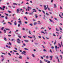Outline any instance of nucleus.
<instances>
[{"label": "nucleus", "mask_w": 63, "mask_h": 63, "mask_svg": "<svg viewBox=\"0 0 63 63\" xmlns=\"http://www.w3.org/2000/svg\"><path fill=\"white\" fill-rule=\"evenodd\" d=\"M46 15L47 16H49V14H48L47 13H46Z\"/></svg>", "instance_id": "864d4df0"}, {"label": "nucleus", "mask_w": 63, "mask_h": 63, "mask_svg": "<svg viewBox=\"0 0 63 63\" xmlns=\"http://www.w3.org/2000/svg\"><path fill=\"white\" fill-rule=\"evenodd\" d=\"M20 39H19L18 38L17 39V43L18 44H21V43H20Z\"/></svg>", "instance_id": "f257e3e1"}, {"label": "nucleus", "mask_w": 63, "mask_h": 63, "mask_svg": "<svg viewBox=\"0 0 63 63\" xmlns=\"http://www.w3.org/2000/svg\"><path fill=\"white\" fill-rule=\"evenodd\" d=\"M47 63H50V61H48L47 62Z\"/></svg>", "instance_id": "774afa93"}, {"label": "nucleus", "mask_w": 63, "mask_h": 63, "mask_svg": "<svg viewBox=\"0 0 63 63\" xmlns=\"http://www.w3.org/2000/svg\"><path fill=\"white\" fill-rule=\"evenodd\" d=\"M16 13H18L19 12V9H17L16 10Z\"/></svg>", "instance_id": "423d86ee"}, {"label": "nucleus", "mask_w": 63, "mask_h": 63, "mask_svg": "<svg viewBox=\"0 0 63 63\" xmlns=\"http://www.w3.org/2000/svg\"><path fill=\"white\" fill-rule=\"evenodd\" d=\"M48 56H47L46 57V58L47 59H48Z\"/></svg>", "instance_id": "09e8293b"}, {"label": "nucleus", "mask_w": 63, "mask_h": 63, "mask_svg": "<svg viewBox=\"0 0 63 63\" xmlns=\"http://www.w3.org/2000/svg\"><path fill=\"white\" fill-rule=\"evenodd\" d=\"M45 8V10H47V8L46 7H45V8Z\"/></svg>", "instance_id": "680f3d73"}, {"label": "nucleus", "mask_w": 63, "mask_h": 63, "mask_svg": "<svg viewBox=\"0 0 63 63\" xmlns=\"http://www.w3.org/2000/svg\"><path fill=\"white\" fill-rule=\"evenodd\" d=\"M33 12H32L31 13H29L30 15H32L33 14Z\"/></svg>", "instance_id": "0eeeda50"}, {"label": "nucleus", "mask_w": 63, "mask_h": 63, "mask_svg": "<svg viewBox=\"0 0 63 63\" xmlns=\"http://www.w3.org/2000/svg\"><path fill=\"white\" fill-rule=\"evenodd\" d=\"M46 39H47V40H49V38H47V37H46Z\"/></svg>", "instance_id": "4c0bfd02"}, {"label": "nucleus", "mask_w": 63, "mask_h": 63, "mask_svg": "<svg viewBox=\"0 0 63 63\" xmlns=\"http://www.w3.org/2000/svg\"><path fill=\"white\" fill-rule=\"evenodd\" d=\"M23 45H24V46H26V45H25V43H23Z\"/></svg>", "instance_id": "052dcab7"}, {"label": "nucleus", "mask_w": 63, "mask_h": 63, "mask_svg": "<svg viewBox=\"0 0 63 63\" xmlns=\"http://www.w3.org/2000/svg\"><path fill=\"white\" fill-rule=\"evenodd\" d=\"M55 49L56 51L57 52L58 51L57 50V48H58V49H59V47H57V46H55Z\"/></svg>", "instance_id": "f03ea898"}, {"label": "nucleus", "mask_w": 63, "mask_h": 63, "mask_svg": "<svg viewBox=\"0 0 63 63\" xmlns=\"http://www.w3.org/2000/svg\"><path fill=\"white\" fill-rule=\"evenodd\" d=\"M4 40L5 41H7V39L5 37H4Z\"/></svg>", "instance_id": "f3484780"}, {"label": "nucleus", "mask_w": 63, "mask_h": 63, "mask_svg": "<svg viewBox=\"0 0 63 63\" xmlns=\"http://www.w3.org/2000/svg\"><path fill=\"white\" fill-rule=\"evenodd\" d=\"M22 10V9H20V11H22V10Z\"/></svg>", "instance_id": "6e6d98bb"}, {"label": "nucleus", "mask_w": 63, "mask_h": 63, "mask_svg": "<svg viewBox=\"0 0 63 63\" xmlns=\"http://www.w3.org/2000/svg\"><path fill=\"white\" fill-rule=\"evenodd\" d=\"M38 23L37 22H34V25H36V24H37Z\"/></svg>", "instance_id": "9b49d317"}, {"label": "nucleus", "mask_w": 63, "mask_h": 63, "mask_svg": "<svg viewBox=\"0 0 63 63\" xmlns=\"http://www.w3.org/2000/svg\"><path fill=\"white\" fill-rule=\"evenodd\" d=\"M40 58H41V59H44V58L43 57H40Z\"/></svg>", "instance_id": "473e14b6"}, {"label": "nucleus", "mask_w": 63, "mask_h": 63, "mask_svg": "<svg viewBox=\"0 0 63 63\" xmlns=\"http://www.w3.org/2000/svg\"><path fill=\"white\" fill-rule=\"evenodd\" d=\"M18 37L19 38H21V37L19 35H18Z\"/></svg>", "instance_id": "8fccbe9b"}, {"label": "nucleus", "mask_w": 63, "mask_h": 63, "mask_svg": "<svg viewBox=\"0 0 63 63\" xmlns=\"http://www.w3.org/2000/svg\"><path fill=\"white\" fill-rule=\"evenodd\" d=\"M42 12L45 15V12L44 11V10H42Z\"/></svg>", "instance_id": "c756f323"}, {"label": "nucleus", "mask_w": 63, "mask_h": 63, "mask_svg": "<svg viewBox=\"0 0 63 63\" xmlns=\"http://www.w3.org/2000/svg\"><path fill=\"white\" fill-rule=\"evenodd\" d=\"M35 29H39V28H38V27H35Z\"/></svg>", "instance_id": "49530a36"}, {"label": "nucleus", "mask_w": 63, "mask_h": 63, "mask_svg": "<svg viewBox=\"0 0 63 63\" xmlns=\"http://www.w3.org/2000/svg\"><path fill=\"white\" fill-rule=\"evenodd\" d=\"M24 23H25V24H27V22H25Z\"/></svg>", "instance_id": "5fc2aeb1"}, {"label": "nucleus", "mask_w": 63, "mask_h": 63, "mask_svg": "<svg viewBox=\"0 0 63 63\" xmlns=\"http://www.w3.org/2000/svg\"><path fill=\"white\" fill-rule=\"evenodd\" d=\"M58 45H59V47H60V46H61V45H60V44H59V43H58Z\"/></svg>", "instance_id": "e2e57ef3"}, {"label": "nucleus", "mask_w": 63, "mask_h": 63, "mask_svg": "<svg viewBox=\"0 0 63 63\" xmlns=\"http://www.w3.org/2000/svg\"><path fill=\"white\" fill-rule=\"evenodd\" d=\"M48 10L49 11H50V9L48 8Z\"/></svg>", "instance_id": "4d7b16f0"}, {"label": "nucleus", "mask_w": 63, "mask_h": 63, "mask_svg": "<svg viewBox=\"0 0 63 63\" xmlns=\"http://www.w3.org/2000/svg\"><path fill=\"white\" fill-rule=\"evenodd\" d=\"M8 23H9L10 25H12V24L10 22H8Z\"/></svg>", "instance_id": "cd10ccee"}, {"label": "nucleus", "mask_w": 63, "mask_h": 63, "mask_svg": "<svg viewBox=\"0 0 63 63\" xmlns=\"http://www.w3.org/2000/svg\"><path fill=\"white\" fill-rule=\"evenodd\" d=\"M4 14L5 15H6V16H8V14H6V13H4Z\"/></svg>", "instance_id": "37998d69"}, {"label": "nucleus", "mask_w": 63, "mask_h": 63, "mask_svg": "<svg viewBox=\"0 0 63 63\" xmlns=\"http://www.w3.org/2000/svg\"><path fill=\"white\" fill-rule=\"evenodd\" d=\"M42 38L44 40H45V38L43 36H42Z\"/></svg>", "instance_id": "3c124183"}, {"label": "nucleus", "mask_w": 63, "mask_h": 63, "mask_svg": "<svg viewBox=\"0 0 63 63\" xmlns=\"http://www.w3.org/2000/svg\"><path fill=\"white\" fill-rule=\"evenodd\" d=\"M18 22L21 25L22 24V23H21V21L20 20L19 21H18Z\"/></svg>", "instance_id": "39448f33"}, {"label": "nucleus", "mask_w": 63, "mask_h": 63, "mask_svg": "<svg viewBox=\"0 0 63 63\" xmlns=\"http://www.w3.org/2000/svg\"><path fill=\"white\" fill-rule=\"evenodd\" d=\"M40 63H43V62L42 61H41V60H40Z\"/></svg>", "instance_id": "72a5a7b5"}, {"label": "nucleus", "mask_w": 63, "mask_h": 63, "mask_svg": "<svg viewBox=\"0 0 63 63\" xmlns=\"http://www.w3.org/2000/svg\"><path fill=\"white\" fill-rule=\"evenodd\" d=\"M39 38H40V39H41L42 38V37H41V36H38Z\"/></svg>", "instance_id": "a19ab883"}, {"label": "nucleus", "mask_w": 63, "mask_h": 63, "mask_svg": "<svg viewBox=\"0 0 63 63\" xmlns=\"http://www.w3.org/2000/svg\"><path fill=\"white\" fill-rule=\"evenodd\" d=\"M62 35H60V38H59V40H60L61 39H62Z\"/></svg>", "instance_id": "6e6552de"}, {"label": "nucleus", "mask_w": 63, "mask_h": 63, "mask_svg": "<svg viewBox=\"0 0 63 63\" xmlns=\"http://www.w3.org/2000/svg\"><path fill=\"white\" fill-rule=\"evenodd\" d=\"M43 51H46V52H47V51L45 49H44L43 50Z\"/></svg>", "instance_id": "a878e982"}, {"label": "nucleus", "mask_w": 63, "mask_h": 63, "mask_svg": "<svg viewBox=\"0 0 63 63\" xmlns=\"http://www.w3.org/2000/svg\"><path fill=\"white\" fill-rule=\"evenodd\" d=\"M32 11H34L33 12H32L33 13H34V12H37V11H36V10H35V9H33L32 10Z\"/></svg>", "instance_id": "20e7f679"}, {"label": "nucleus", "mask_w": 63, "mask_h": 63, "mask_svg": "<svg viewBox=\"0 0 63 63\" xmlns=\"http://www.w3.org/2000/svg\"><path fill=\"white\" fill-rule=\"evenodd\" d=\"M4 27L1 28V30H3V29H4Z\"/></svg>", "instance_id": "c03bdc74"}, {"label": "nucleus", "mask_w": 63, "mask_h": 63, "mask_svg": "<svg viewBox=\"0 0 63 63\" xmlns=\"http://www.w3.org/2000/svg\"><path fill=\"white\" fill-rule=\"evenodd\" d=\"M2 54H4V55H6V54L3 53H1Z\"/></svg>", "instance_id": "de8ad7c7"}, {"label": "nucleus", "mask_w": 63, "mask_h": 63, "mask_svg": "<svg viewBox=\"0 0 63 63\" xmlns=\"http://www.w3.org/2000/svg\"><path fill=\"white\" fill-rule=\"evenodd\" d=\"M49 20L50 21V22H52L53 21H52V20H51L50 19H49Z\"/></svg>", "instance_id": "5701e85b"}, {"label": "nucleus", "mask_w": 63, "mask_h": 63, "mask_svg": "<svg viewBox=\"0 0 63 63\" xmlns=\"http://www.w3.org/2000/svg\"><path fill=\"white\" fill-rule=\"evenodd\" d=\"M38 24H41V23H40L41 22V21H38Z\"/></svg>", "instance_id": "4468645a"}, {"label": "nucleus", "mask_w": 63, "mask_h": 63, "mask_svg": "<svg viewBox=\"0 0 63 63\" xmlns=\"http://www.w3.org/2000/svg\"><path fill=\"white\" fill-rule=\"evenodd\" d=\"M32 55L33 57H35V56H34V54H32Z\"/></svg>", "instance_id": "58836bf2"}, {"label": "nucleus", "mask_w": 63, "mask_h": 63, "mask_svg": "<svg viewBox=\"0 0 63 63\" xmlns=\"http://www.w3.org/2000/svg\"><path fill=\"white\" fill-rule=\"evenodd\" d=\"M60 30L62 31V29L60 27Z\"/></svg>", "instance_id": "ea45409f"}, {"label": "nucleus", "mask_w": 63, "mask_h": 63, "mask_svg": "<svg viewBox=\"0 0 63 63\" xmlns=\"http://www.w3.org/2000/svg\"><path fill=\"white\" fill-rule=\"evenodd\" d=\"M29 34H30V35L31 34V32L30 31H29Z\"/></svg>", "instance_id": "c85d7f7f"}, {"label": "nucleus", "mask_w": 63, "mask_h": 63, "mask_svg": "<svg viewBox=\"0 0 63 63\" xmlns=\"http://www.w3.org/2000/svg\"><path fill=\"white\" fill-rule=\"evenodd\" d=\"M28 38H30V39H32V38H33V37H30L29 36H28Z\"/></svg>", "instance_id": "dca6fc26"}, {"label": "nucleus", "mask_w": 63, "mask_h": 63, "mask_svg": "<svg viewBox=\"0 0 63 63\" xmlns=\"http://www.w3.org/2000/svg\"><path fill=\"white\" fill-rule=\"evenodd\" d=\"M2 7L3 8H6V7H5V6H3Z\"/></svg>", "instance_id": "0e129e2a"}, {"label": "nucleus", "mask_w": 63, "mask_h": 63, "mask_svg": "<svg viewBox=\"0 0 63 63\" xmlns=\"http://www.w3.org/2000/svg\"><path fill=\"white\" fill-rule=\"evenodd\" d=\"M33 38H35V35H33Z\"/></svg>", "instance_id": "69168bd1"}, {"label": "nucleus", "mask_w": 63, "mask_h": 63, "mask_svg": "<svg viewBox=\"0 0 63 63\" xmlns=\"http://www.w3.org/2000/svg\"><path fill=\"white\" fill-rule=\"evenodd\" d=\"M30 25L31 26H32V24L31 23L30 24Z\"/></svg>", "instance_id": "bf43d9fd"}, {"label": "nucleus", "mask_w": 63, "mask_h": 63, "mask_svg": "<svg viewBox=\"0 0 63 63\" xmlns=\"http://www.w3.org/2000/svg\"><path fill=\"white\" fill-rule=\"evenodd\" d=\"M41 33H43L44 34H45V33L44 32L41 31Z\"/></svg>", "instance_id": "aec40b11"}, {"label": "nucleus", "mask_w": 63, "mask_h": 63, "mask_svg": "<svg viewBox=\"0 0 63 63\" xmlns=\"http://www.w3.org/2000/svg\"><path fill=\"white\" fill-rule=\"evenodd\" d=\"M60 57H61V59L62 60V55H60Z\"/></svg>", "instance_id": "b1692460"}, {"label": "nucleus", "mask_w": 63, "mask_h": 63, "mask_svg": "<svg viewBox=\"0 0 63 63\" xmlns=\"http://www.w3.org/2000/svg\"><path fill=\"white\" fill-rule=\"evenodd\" d=\"M18 58L19 59H22V56H21L20 55H19V57H18Z\"/></svg>", "instance_id": "1a4fd4ad"}, {"label": "nucleus", "mask_w": 63, "mask_h": 63, "mask_svg": "<svg viewBox=\"0 0 63 63\" xmlns=\"http://www.w3.org/2000/svg\"><path fill=\"white\" fill-rule=\"evenodd\" d=\"M4 58H3V59H2L1 60V61H4Z\"/></svg>", "instance_id": "412c9836"}, {"label": "nucleus", "mask_w": 63, "mask_h": 63, "mask_svg": "<svg viewBox=\"0 0 63 63\" xmlns=\"http://www.w3.org/2000/svg\"><path fill=\"white\" fill-rule=\"evenodd\" d=\"M24 41H25V42H28L29 41L28 40H24Z\"/></svg>", "instance_id": "a211bd4d"}, {"label": "nucleus", "mask_w": 63, "mask_h": 63, "mask_svg": "<svg viewBox=\"0 0 63 63\" xmlns=\"http://www.w3.org/2000/svg\"><path fill=\"white\" fill-rule=\"evenodd\" d=\"M3 31H4V33H6V30H4Z\"/></svg>", "instance_id": "ddd939ff"}, {"label": "nucleus", "mask_w": 63, "mask_h": 63, "mask_svg": "<svg viewBox=\"0 0 63 63\" xmlns=\"http://www.w3.org/2000/svg\"><path fill=\"white\" fill-rule=\"evenodd\" d=\"M16 21H15V22H14V24L15 25H16L17 24L16 23Z\"/></svg>", "instance_id": "f8f14e48"}, {"label": "nucleus", "mask_w": 63, "mask_h": 63, "mask_svg": "<svg viewBox=\"0 0 63 63\" xmlns=\"http://www.w3.org/2000/svg\"><path fill=\"white\" fill-rule=\"evenodd\" d=\"M13 5H17V4H16V3H13Z\"/></svg>", "instance_id": "e433bc0d"}, {"label": "nucleus", "mask_w": 63, "mask_h": 63, "mask_svg": "<svg viewBox=\"0 0 63 63\" xmlns=\"http://www.w3.org/2000/svg\"><path fill=\"white\" fill-rule=\"evenodd\" d=\"M59 16H60V17H61V18H63V17H61V15L60 14H59Z\"/></svg>", "instance_id": "79ce46f5"}, {"label": "nucleus", "mask_w": 63, "mask_h": 63, "mask_svg": "<svg viewBox=\"0 0 63 63\" xmlns=\"http://www.w3.org/2000/svg\"><path fill=\"white\" fill-rule=\"evenodd\" d=\"M8 55H9L10 56H11V54L10 53H8Z\"/></svg>", "instance_id": "bb28decb"}, {"label": "nucleus", "mask_w": 63, "mask_h": 63, "mask_svg": "<svg viewBox=\"0 0 63 63\" xmlns=\"http://www.w3.org/2000/svg\"><path fill=\"white\" fill-rule=\"evenodd\" d=\"M20 24H18V27H19V26H20Z\"/></svg>", "instance_id": "f704fd0d"}, {"label": "nucleus", "mask_w": 63, "mask_h": 63, "mask_svg": "<svg viewBox=\"0 0 63 63\" xmlns=\"http://www.w3.org/2000/svg\"><path fill=\"white\" fill-rule=\"evenodd\" d=\"M53 35L55 37V36H56V35H55V34H54V33L53 34Z\"/></svg>", "instance_id": "338daca9"}, {"label": "nucleus", "mask_w": 63, "mask_h": 63, "mask_svg": "<svg viewBox=\"0 0 63 63\" xmlns=\"http://www.w3.org/2000/svg\"><path fill=\"white\" fill-rule=\"evenodd\" d=\"M13 51H14V52H17V51H16V50H13Z\"/></svg>", "instance_id": "13d9d810"}, {"label": "nucleus", "mask_w": 63, "mask_h": 63, "mask_svg": "<svg viewBox=\"0 0 63 63\" xmlns=\"http://www.w3.org/2000/svg\"><path fill=\"white\" fill-rule=\"evenodd\" d=\"M24 49H25V50H28V49L25 48H24Z\"/></svg>", "instance_id": "6ab92c4d"}, {"label": "nucleus", "mask_w": 63, "mask_h": 63, "mask_svg": "<svg viewBox=\"0 0 63 63\" xmlns=\"http://www.w3.org/2000/svg\"><path fill=\"white\" fill-rule=\"evenodd\" d=\"M52 57H53V56H50L49 57L50 58V60H52Z\"/></svg>", "instance_id": "7ed1b4c3"}, {"label": "nucleus", "mask_w": 63, "mask_h": 63, "mask_svg": "<svg viewBox=\"0 0 63 63\" xmlns=\"http://www.w3.org/2000/svg\"><path fill=\"white\" fill-rule=\"evenodd\" d=\"M35 18H37V17H38V16H37V14H35Z\"/></svg>", "instance_id": "9d476101"}, {"label": "nucleus", "mask_w": 63, "mask_h": 63, "mask_svg": "<svg viewBox=\"0 0 63 63\" xmlns=\"http://www.w3.org/2000/svg\"><path fill=\"white\" fill-rule=\"evenodd\" d=\"M15 40V39H12V40H11V41H14V40Z\"/></svg>", "instance_id": "2f4dec72"}, {"label": "nucleus", "mask_w": 63, "mask_h": 63, "mask_svg": "<svg viewBox=\"0 0 63 63\" xmlns=\"http://www.w3.org/2000/svg\"><path fill=\"white\" fill-rule=\"evenodd\" d=\"M7 12H9V13H11V12L10 11H9V10H8V11H7Z\"/></svg>", "instance_id": "7c9ffc66"}, {"label": "nucleus", "mask_w": 63, "mask_h": 63, "mask_svg": "<svg viewBox=\"0 0 63 63\" xmlns=\"http://www.w3.org/2000/svg\"><path fill=\"white\" fill-rule=\"evenodd\" d=\"M56 30L57 31H59V30H58V29H57V28H56Z\"/></svg>", "instance_id": "603ef678"}, {"label": "nucleus", "mask_w": 63, "mask_h": 63, "mask_svg": "<svg viewBox=\"0 0 63 63\" xmlns=\"http://www.w3.org/2000/svg\"><path fill=\"white\" fill-rule=\"evenodd\" d=\"M34 44H35V45H38V43H34Z\"/></svg>", "instance_id": "4be33fe9"}, {"label": "nucleus", "mask_w": 63, "mask_h": 63, "mask_svg": "<svg viewBox=\"0 0 63 63\" xmlns=\"http://www.w3.org/2000/svg\"><path fill=\"white\" fill-rule=\"evenodd\" d=\"M5 19H8V17L7 16H5Z\"/></svg>", "instance_id": "393cba45"}, {"label": "nucleus", "mask_w": 63, "mask_h": 63, "mask_svg": "<svg viewBox=\"0 0 63 63\" xmlns=\"http://www.w3.org/2000/svg\"><path fill=\"white\" fill-rule=\"evenodd\" d=\"M54 8H56V5L55 4H54Z\"/></svg>", "instance_id": "2eb2a0df"}, {"label": "nucleus", "mask_w": 63, "mask_h": 63, "mask_svg": "<svg viewBox=\"0 0 63 63\" xmlns=\"http://www.w3.org/2000/svg\"><path fill=\"white\" fill-rule=\"evenodd\" d=\"M9 45H10V46H11V45H12V43H11V42H9Z\"/></svg>", "instance_id": "c9c22d12"}, {"label": "nucleus", "mask_w": 63, "mask_h": 63, "mask_svg": "<svg viewBox=\"0 0 63 63\" xmlns=\"http://www.w3.org/2000/svg\"><path fill=\"white\" fill-rule=\"evenodd\" d=\"M5 30H10L7 28H5Z\"/></svg>", "instance_id": "a18cd8bd"}]
</instances>
